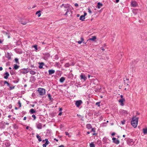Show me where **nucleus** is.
Listing matches in <instances>:
<instances>
[{
    "mask_svg": "<svg viewBox=\"0 0 147 147\" xmlns=\"http://www.w3.org/2000/svg\"><path fill=\"white\" fill-rule=\"evenodd\" d=\"M71 65L70 64H69V63H67L65 64V67H69Z\"/></svg>",
    "mask_w": 147,
    "mask_h": 147,
    "instance_id": "32",
    "label": "nucleus"
},
{
    "mask_svg": "<svg viewBox=\"0 0 147 147\" xmlns=\"http://www.w3.org/2000/svg\"><path fill=\"white\" fill-rule=\"evenodd\" d=\"M58 147H65L63 145H61Z\"/></svg>",
    "mask_w": 147,
    "mask_h": 147,
    "instance_id": "59",
    "label": "nucleus"
},
{
    "mask_svg": "<svg viewBox=\"0 0 147 147\" xmlns=\"http://www.w3.org/2000/svg\"><path fill=\"white\" fill-rule=\"evenodd\" d=\"M127 144L130 145H132L134 143L133 140L131 139H128L127 140Z\"/></svg>",
    "mask_w": 147,
    "mask_h": 147,
    "instance_id": "6",
    "label": "nucleus"
},
{
    "mask_svg": "<svg viewBox=\"0 0 147 147\" xmlns=\"http://www.w3.org/2000/svg\"><path fill=\"white\" fill-rule=\"evenodd\" d=\"M55 65L58 67H60L61 66L59 63V62H56L55 63Z\"/></svg>",
    "mask_w": 147,
    "mask_h": 147,
    "instance_id": "33",
    "label": "nucleus"
},
{
    "mask_svg": "<svg viewBox=\"0 0 147 147\" xmlns=\"http://www.w3.org/2000/svg\"><path fill=\"white\" fill-rule=\"evenodd\" d=\"M30 69L27 68H24L20 70V73L23 74H25L28 73L29 72Z\"/></svg>",
    "mask_w": 147,
    "mask_h": 147,
    "instance_id": "3",
    "label": "nucleus"
},
{
    "mask_svg": "<svg viewBox=\"0 0 147 147\" xmlns=\"http://www.w3.org/2000/svg\"><path fill=\"white\" fill-rule=\"evenodd\" d=\"M5 57L8 59H10L11 58V56L10 54L9 53H7L5 54Z\"/></svg>",
    "mask_w": 147,
    "mask_h": 147,
    "instance_id": "15",
    "label": "nucleus"
},
{
    "mask_svg": "<svg viewBox=\"0 0 147 147\" xmlns=\"http://www.w3.org/2000/svg\"><path fill=\"white\" fill-rule=\"evenodd\" d=\"M88 12L90 13V14H91L92 13V11H91V10H90V8H88Z\"/></svg>",
    "mask_w": 147,
    "mask_h": 147,
    "instance_id": "48",
    "label": "nucleus"
},
{
    "mask_svg": "<svg viewBox=\"0 0 147 147\" xmlns=\"http://www.w3.org/2000/svg\"><path fill=\"white\" fill-rule=\"evenodd\" d=\"M10 89V90H12L14 89L15 86H13L12 84H11L10 85V86H9Z\"/></svg>",
    "mask_w": 147,
    "mask_h": 147,
    "instance_id": "30",
    "label": "nucleus"
},
{
    "mask_svg": "<svg viewBox=\"0 0 147 147\" xmlns=\"http://www.w3.org/2000/svg\"><path fill=\"white\" fill-rule=\"evenodd\" d=\"M124 81L125 82H127V83H129V79L127 78L126 79V80H124Z\"/></svg>",
    "mask_w": 147,
    "mask_h": 147,
    "instance_id": "44",
    "label": "nucleus"
},
{
    "mask_svg": "<svg viewBox=\"0 0 147 147\" xmlns=\"http://www.w3.org/2000/svg\"><path fill=\"white\" fill-rule=\"evenodd\" d=\"M48 98H49V99L50 100H51V99H52V98H51V95L50 94H48Z\"/></svg>",
    "mask_w": 147,
    "mask_h": 147,
    "instance_id": "39",
    "label": "nucleus"
},
{
    "mask_svg": "<svg viewBox=\"0 0 147 147\" xmlns=\"http://www.w3.org/2000/svg\"><path fill=\"white\" fill-rule=\"evenodd\" d=\"M1 83H3L4 84V85L7 84V86L8 87L10 86V85H11L9 84V83L6 81L1 80Z\"/></svg>",
    "mask_w": 147,
    "mask_h": 147,
    "instance_id": "14",
    "label": "nucleus"
},
{
    "mask_svg": "<svg viewBox=\"0 0 147 147\" xmlns=\"http://www.w3.org/2000/svg\"><path fill=\"white\" fill-rule=\"evenodd\" d=\"M29 71L30 73L32 75H34L36 74V72L32 70H29Z\"/></svg>",
    "mask_w": 147,
    "mask_h": 147,
    "instance_id": "23",
    "label": "nucleus"
},
{
    "mask_svg": "<svg viewBox=\"0 0 147 147\" xmlns=\"http://www.w3.org/2000/svg\"><path fill=\"white\" fill-rule=\"evenodd\" d=\"M30 112L31 114H33V113H35L36 111H35V110H34V109H31L30 110Z\"/></svg>",
    "mask_w": 147,
    "mask_h": 147,
    "instance_id": "25",
    "label": "nucleus"
},
{
    "mask_svg": "<svg viewBox=\"0 0 147 147\" xmlns=\"http://www.w3.org/2000/svg\"><path fill=\"white\" fill-rule=\"evenodd\" d=\"M62 110V109L61 108H59V111L61 112Z\"/></svg>",
    "mask_w": 147,
    "mask_h": 147,
    "instance_id": "56",
    "label": "nucleus"
},
{
    "mask_svg": "<svg viewBox=\"0 0 147 147\" xmlns=\"http://www.w3.org/2000/svg\"><path fill=\"white\" fill-rule=\"evenodd\" d=\"M96 36H92L91 37V38L88 40L87 41H90V40H91L92 41H94L96 39Z\"/></svg>",
    "mask_w": 147,
    "mask_h": 147,
    "instance_id": "12",
    "label": "nucleus"
},
{
    "mask_svg": "<svg viewBox=\"0 0 147 147\" xmlns=\"http://www.w3.org/2000/svg\"><path fill=\"white\" fill-rule=\"evenodd\" d=\"M47 145L46 144H45V143L43 144L42 146H43V147H46Z\"/></svg>",
    "mask_w": 147,
    "mask_h": 147,
    "instance_id": "50",
    "label": "nucleus"
},
{
    "mask_svg": "<svg viewBox=\"0 0 147 147\" xmlns=\"http://www.w3.org/2000/svg\"><path fill=\"white\" fill-rule=\"evenodd\" d=\"M65 80V78L64 77H61L59 80V81L61 82H63Z\"/></svg>",
    "mask_w": 147,
    "mask_h": 147,
    "instance_id": "22",
    "label": "nucleus"
},
{
    "mask_svg": "<svg viewBox=\"0 0 147 147\" xmlns=\"http://www.w3.org/2000/svg\"><path fill=\"white\" fill-rule=\"evenodd\" d=\"M8 107L9 109H11L12 107V105H9L8 106Z\"/></svg>",
    "mask_w": 147,
    "mask_h": 147,
    "instance_id": "45",
    "label": "nucleus"
},
{
    "mask_svg": "<svg viewBox=\"0 0 147 147\" xmlns=\"http://www.w3.org/2000/svg\"><path fill=\"white\" fill-rule=\"evenodd\" d=\"M54 140L56 141L57 142H58V140L56 139V138H54Z\"/></svg>",
    "mask_w": 147,
    "mask_h": 147,
    "instance_id": "63",
    "label": "nucleus"
},
{
    "mask_svg": "<svg viewBox=\"0 0 147 147\" xmlns=\"http://www.w3.org/2000/svg\"><path fill=\"white\" fill-rule=\"evenodd\" d=\"M100 114H99L97 112H95L94 113V116L97 117L98 116L100 115Z\"/></svg>",
    "mask_w": 147,
    "mask_h": 147,
    "instance_id": "31",
    "label": "nucleus"
},
{
    "mask_svg": "<svg viewBox=\"0 0 147 147\" xmlns=\"http://www.w3.org/2000/svg\"><path fill=\"white\" fill-rule=\"evenodd\" d=\"M74 5L76 7H78V4L77 3H76Z\"/></svg>",
    "mask_w": 147,
    "mask_h": 147,
    "instance_id": "55",
    "label": "nucleus"
},
{
    "mask_svg": "<svg viewBox=\"0 0 147 147\" xmlns=\"http://www.w3.org/2000/svg\"><path fill=\"white\" fill-rule=\"evenodd\" d=\"M82 41L79 40L78 41V43L79 44H80L81 43H82Z\"/></svg>",
    "mask_w": 147,
    "mask_h": 147,
    "instance_id": "51",
    "label": "nucleus"
},
{
    "mask_svg": "<svg viewBox=\"0 0 147 147\" xmlns=\"http://www.w3.org/2000/svg\"><path fill=\"white\" fill-rule=\"evenodd\" d=\"M112 140L113 142L116 144H118L119 143V141L115 138H112Z\"/></svg>",
    "mask_w": 147,
    "mask_h": 147,
    "instance_id": "11",
    "label": "nucleus"
},
{
    "mask_svg": "<svg viewBox=\"0 0 147 147\" xmlns=\"http://www.w3.org/2000/svg\"><path fill=\"white\" fill-rule=\"evenodd\" d=\"M120 97L121 98H123V96L122 95H120Z\"/></svg>",
    "mask_w": 147,
    "mask_h": 147,
    "instance_id": "58",
    "label": "nucleus"
},
{
    "mask_svg": "<svg viewBox=\"0 0 147 147\" xmlns=\"http://www.w3.org/2000/svg\"><path fill=\"white\" fill-rule=\"evenodd\" d=\"M32 47L34 48L36 50H37V45H36L33 46H32Z\"/></svg>",
    "mask_w": 147,
    "mask_h": 147,
    "instance_id": "41",
    "label": "nucleus"
},
{
    "mask_svg": "<svg viewBox=\"0 0 147 147\" xmlns=\"http://www.w3.org/2000/svg\"><path fill=\"white\" fill-rule=\"evenodd\" d=\"M138 119V117H136L135 116L133 117L132 118L131 123L132 125L134 128H136L137 125Z\"/></svg>",
    "mask_w": 147,
    "mask_h": 147,
    "instance_id": "1",
    "label": "nucleus"
},
{
    "mask_svg": "<svg viewBox=\"0 0 147 147\" xmlns=\"http://www.w3.org/2000/svg\"><path fill=\"white\" fill-rule=\"evenodd\" d=\"M26 119V117H25L24 118L23 120H25Z\"/></svg>",
    "mask_w": 147,
    "mask_h": 147,
    "instance_id": "60",
    "label": "nucleus"
},
{
    "mask_svg": "<svg viewBox=\"0 0 147 147\" xmlns=\"http://www.w3.org/2000/svg\"><path fill=\"white\" fill-rule=\"evenodd\" d=\"M39 68L40 69H42L43 68V66L44 65V63H43L42 62L41 63H39Z\"/></svg>",
    "mask_w": 147,
    "mask_h": 147,
    "instance_id": "18",
    "label": "nucleus"
},
{
    "mask_svg": "<svg viewBox=\"0 0 147 147\" xmlns=\"http://www.w3.org/2000/svg\"><path fill=\"white\" fill-rule=\"evenodd\" d=\"M92 129H91V131H93V132H95V129H95V128H92Z\"/></svg>",
    "mask_w": 147,
    "mask_h": 147,
    "instance_id": "42",
    "label": "nucleus"
},
{
    "mask_svg": "<svg viewBox=\"0 0 147 147\" xmlns=\"http://www.w3.org/2000/svg\"><path fill=\"white\" fill-rule=\"evenodd\" d=\"M125 120L122 121H121V123L123 124V125L125 123Z\"/></svg>",
    "mask_w": 147,
    "mask_h": 147,
    "instance_id": "47",
    "label": "nucleus"
},
{
    "mask_svg": "<svg viewBox=\"0 0 147 147\" xmlns=\"http://www.w3.org/2000/svg\"><path fill=\"white\" fill-rule=\"evenodd\" d=\"M36 136L37 138L38 139L39 141L40 142L42 141L40 136H39L38 134H37Z\"/></svg>",
    "mask_w": 147,
    "mask_h": 147,
    "instance_id": "24",
    "label": "nucleus"
},
{
    "mask_svg": "<svg viewBox=\"0 0 147 147\" xmlns=\"http://www.w3.org/2000/svg\"><path fill=\"white\" fill-rule=\"evenodd\" d=\"M119 1V0H116L115 2L116 3H117Z\"/></svg>",
    "mask_w": 147,
    "mask_h": 147,
    "instance_id": "61",
    "label": "nucleus"
},
{
    "mask_svg": "<svg viewBox=\"0 0 147 147\" xmlns=\"http://www.w3.org/2000/svg\"><path fill=\"white\" fill-rule=\"evenodd\" d=\"M19 66L18 65L16 64H14V65L13 69H14L15 70H17L19 68Z\"/></svg>",
    "mask_w": 147,
    "mask_h": 147,
    "instance_id": "21",
    "label": "nucleus"
},
{
    "mask_svg": "<svg viewBox=\"0 0 147 147\" xmlns=\"http://www.w3.org/2000/svg\"><path fill=\"white\" fill-rule=\"evenodd\" d=\"M44 55V58L45 60H47L50 57V54L48 53H46L43 54Z\"/></svg>",
    "mask_w": 147,
    "mask_h": 147,
    "instance_id": "4",
    "label": "nucleus"
},
{
    "mask_svg": "<svg viewBox=\"0 0 147 147\" xmlns=\"http://www.w3.org/2000/svg\"><path fill=\"white\" fill-rule=\"evenodd\" d=\"M131 7H135L137 6L138 4L136 1H133L131 2Z\"/></svg>",
    "mask_w": 147,
    "mask_h": 147,
    "instance_id": "8",
    "label": "nucleus"
},
{
    "mask_svg": "<svg viewBox=\"0 0 147 147\" xmlns=\"http://www.w3.org/2000/svg\"><path fill=\"white\" fill-rule=\"evenodd\" d=\"M5 76H4V78L5 79H7L9 76V74L8 72H6L4 73Z\"/></svg>",
    "mask_w": 147,
    "mask_h": 147,
    "instance_id": "13",
    "label": "nucleus"
},
{
    "mask_svg": "<svg viewBox=\"0 0 147 147\" xmlns=\"http://www.w3.org/2000/svg\"><path fill=\"white\" fill-rule=\"evenodd\" d=\"M102 4L100 2H98L97 4V8L100 9L102 6Z\"/></svg>",
    "mask_w": 147,
    "mask_h": 147,
    "instance_id": "17",
    "label": "nucleus"
},
{
    "mask_svg": "<svg viewBox=\"0 0 147 147\" xmlns=\"http://www.w3.org/2000/svg\"><path fill=\"white\" fill-rule=\"evenodd\" d=\"M115 132H113L112 134H111V135L112 136H114L115 134Z\"/></svg>",
    "mask_w": 147,
    "mask_h": 147,
    "instance_id": "57",
    "label": "nucleus"
},
{
    "mask_svg": "<svg viewBox=\"0 0 147 147\" xmlns=\"http://www.w3.org/2000/svg\"><path fill=\"white\" fill-rule=\"evenodd\" d=\"M10 73L11 75H13L15 74L14 71L13 70H10Z\"/></svg>",
    "mask_w": 147,
    "mask_h": 147,
    "instance_id": "36",
    "label": "nucleus"
},
{
    "mask_svg": "<svg viewBox=\"0 0 147 147\" xmlns=\"http://www.w3.org/2000/svg\"><path fill=\"white\" fill-rule=\"evenodd\" d=\"M36 14L38 15V17H40L41 16V13H40V11H37L36 13Z\"/></svg>",
    "mask_w": 147,
    "mask_h": 147,
    "instance_id": "27",
    "label": "nucleus"
},
{
    "mask_svg": "<svg viewBox=\"0 0 147 147\" xmlns=\"http://www.w3.org/2000/svg\"><path fill=\"white\" fill-rule=\"evenodd\" d=\"M143 130L144 134H147V128L143 129Z\"/></svg>",
    "mask_w": 147,
    "mask_h": 147,
    "instance_id": "26",
    "label": "nucleus"
},
{
    "mask_svg": "<svg viewBox=\"0 0 147 147\" xmlns=\"http://www.w3.org/2000/svg\"><path fill=\"white\" fill-rule=\"evenodd\" d=\"M18 104L19 105V108H20L21 107V104L20 101L19 100L18 102Z\"/></svg>",
    "mask_w": 147,
    "mask_h": 147,
    "instance_id": "40",
    "label": "nucleus"
},
{
    "mask_svg": "<svg viewBox=\"0 0 147 147\" xmlns=\"http://www.w3.org/2000/svg\"><path fill=\"white\" fill-rule=\"evenodd\" d=\"M124 85H125V87H129L128 83H127V82H124Z\"/></svg>",
    "mask_w": 147,
    "mask_h": 147,
    "instance_id": "34",
    "label": "nucleus"
},
{
    "mask_svg": "<svg viewBox=\"0 0 147 147\" xmlns=\"http://www.w3.org/2000/svg\"><path fill=\"white\" fill-rule=\"evenodd\" d=\"M15 61L17 63L19 64V62L18 61V59L17 58H16L15 59Z\"/></svg>",
    "mask_w": 147,
    "mask_h": 147,
    "instance_id": "38",
    "label": "nucleus"
},
{
    "mask_svg": "<svg viewBox=\"0 0 147 147\" xmlns=\"http://www.w3.org/2000/svg\"><path fill=\"white\" fill-rule=\"evenodd\" d=\"M45 140L46 141L45 143V144H46L47 145H48L49 144V142L48 141V139H45Z\"/></svg>",
    "mask_w": 147,
    "mask_h": 147,
    "instance_id": "35",
    "label": "nucleus"
},
{
    "mask_svg": "<svg viewBox=\"0 0 147 147\" xmlns=\"http://www.w3.org/2000/svg\"><path fill=\"white\" fill-rule=\"evenodd\" d=\"M6 125H9V123L8 122H6L5 123Z\"/></svg>",
    "mask_w": 147,
    "mask_h": 147,
    "instance_id": "64",
    "label": "nucleus"
},
{
    "mask_svg": "<svg viewBox=\"0 0 147 147\" xmlns=\"http://www.w3.org/2000/svg\"><path fill=\"white\" fill-rule=\"evenodd\" d=\"M58 59H59L58 55H55V56L54 59H56V60H57Z\"/></svg>",
    "mask_w": 147,
    "mask_h": 147,
    "instance_id": "37",
    "label": "nucleus"
},
{
    "mask_svg": "<svg viewBox=\"0 0 147 147\" xmlns=\"http://www.w3.org/2000/svg\"><path fill=\"white\" fill-rule=\"evenodd\" d=\"M69 12V9H67V11L66 13L64 14V15L66 16L67 15V13L68 12Z\"/></svg>",
    "mask_w": 147,
    "mask_h": 147,
    "instance_id": "46",
    "label": "nucleus"
},
{
    "mask_svg": "<svg viewBox=\"0 0 147 147\" xmlns=\"http://www.w3.org/2000/svg\"><path fill=\"white\" fill-rule=\"evenodd\" d=\"M38 91L40 95H43L45 93V89L42 88H38Z\"/></svg>",
    "mask_w": 147,
    "mask_h": 147,
    "instance_id": "2",
    "label": "nucleus"
},
{
    "mask_svg": "<svg viewBox=\"0 0 147 147\" xmlns=\"http://www.w3.org/2000/svg\"><path fill=\"white\" fill-rule=\"evenodd\" d=\"M62 113L61 112H60L59 113L58 115L59 116H61L62 114Z\"/></svg>",
    "mask_w": 147,
    "mask_h": 147,
    "instance_id": "53",
    "label": "nucleus"
},
{
    "mask_svg": "<svg viewBox=\"0 0 147 147\" xmlns=\"http://www.w3.org/2000/svg\"><path fill=\"white\" fill-rule=\"evenodd\" d=\"M3 70V68L2 67H0V71H2Z\"/></svg>",
    "mask_w": 147,
    "mask_h": 147,
    "instance_id": "62",
    "label": "nucleus"
},
{
    "mask_svg": "<svg viewBox=\"0 0 147 147\" xmlns=\"http://www.w3.org/2000/svg\"><path fill=\"white\" fill-rule=\"evenodd\" d=\"M85 19V17L83 16V15L81 16L80 18V20H81L82 21H84V19Z\"/></svg>",
    "mask_w": 147,
    "mask_h": 147,
    "instance_id": "28",
    "label": "nucleus"
},
{
    "mask_svg": "<svg viewBox=\"0 0 147 147\" xmlns=\"http://www.w3.org/2000/svg\"><path fill=\"white\" fill-rule=\"evenodd\" d=\"M65 134H66V135H69V134L68 132H65Z\"/></svg>",
    "mask_w": 147,
    "mask_h": 147,
    "instance_id": "52",
    "label": "nucleus"
},
{
    "mask_svg": "<svg viewBox=\"0 0 147 147\" xmlns=\"http://www.w3.org/2000/svg\"><path fill=\"white\" fill-rule=\"evenodd\" d=\"M32 117L33 118H34V120L36 119V117L35 115H32Z\"/></svg>",
    "mask_w": 147,
    "mask_h": 147,
    "instance_id": "43",
    "label": "nucleus"
},
{
    "mask_svg": "<svg viewBox=\"0 0 147 147\" xmlns=\"http://www.w3.org/2000/svg\"><path fill=\"white\" fill-rule=\"evenodd\" d=\"M36 125L37 128L39 129H41L42 127V125L41 123H36Z\"/></svg>",
    "mask_w": 147,
    "mask_h": 147,
    "instance_id": "9",
    "label": "nucleus"
},
{
    "mask_svg": "<svg viewBox=\"0 0 147 147\" xmlns=\"http://www.w3.org/2000/svg\"><path fill=\"white\" fill-rule=\"evenodd\" d=\"M86 127L87 129H90L92 128V126L91 124H88L86 125Z\"/></svg>",
    "mask_w": 147,
    "mask_h": 147,
    "instance_id": "19",
    "label": "nucleus"
},
{
    "mask_svg": "<svg viewBox=\"0 0 147 147\" xmlns=\"http://www.w3.org/2000/svg\"><path fill=\"white\" fill-rule=\"evenodd\" d=\"M125 101V98H121L119 100V102L120 104V105L121 106H123L124 105L123 102Z\"/></svg>",
    "mask_w": 147,
    "mask_h": 147,
    "instance_id": "5",
    "label": "nucleus"
},
{
    "mask_svg": "<svg viewBox=\"0 0 147 147\" xmlns=\"http://www.w3.org/2000/svg\"><path fill=\"white\" fill-rule=\"evenodd\" d=\"M100 102H97L96 103V105H97L99 107L100 106Z\"/></svg>",
    "mask_w": 147,
    "mask_h": 147,
    "instance_id": "49",
    "label": "nucleus"
},
{
    "mask_svg": "<svg viewBox=\"0 0 147 147\" xmlns=\"http://www.w3.org/2000/svg\"><path fill=\"white\" fill-rule=\"evenodd\" d=\"M90 147H95V146L94 142H92L90 144Z\"/></svg>",
    "mask_w": 147,
    "mask_h": 147,
    "instance_id": "29",
    "label": "nucleus"
},
{
    "mask_svg": "<svg viewBox=\"0 0 147 147\" xmlns=\"http://www.w3.org/2000/svg\"><path fill=\"white\" fill-rule=\"evenodd\" d=\"M86 15H87V13L86 12H84V15H83V16L85 17V16H86Z\"/></svg>",
    "mask_w": 147,
    "mask_h": 147,
    "instance_id": "54",
    "label": "nucleus"
},
{
    "mask_svg": "<svg viewBox=\"0 0 147 147\" xmlns=\"http://www.w3.org/2000/svg\"><path fill=\"white\" fill-rule=\"evenodd\" d=\"M49 75H51L55 73V70L53 69L49 70L48 71Z\"/></svg>",
    "mask_w": 147,
    "mask_h": 147,
    "instance_id": "16",
    "label": "nucleus"
},
{
    "mask_svg": "<svg viewBox=\"0 0 147 147\" xmlns=\"http://www.w3.org/2000/svg\"><path fill=\"white\" fill-rule=\"evenodd\" d=\"M80 78L81 80H83L84 81H85L87 78L85 77V75L82 74L80 76Z\"/></svg>",
    "mask_w": 147,
    "mask_h": 147,
    "instance_id": "10",
    "label": "nucleus"
},
{
    "mask_svg": "<svg viewBox=\"0 0 147 147\" xmlns=\"http://www.w3.org/2000/svg\"><path fill=\"white\" fill-rule=\"evenodd\" d=\"M20 22L21 24L24 25H26L28 22H27L25 20H22Z\"/></svg>",
    "mask_w": 147,
    "mask_h": 147,
    "instance_id": "20",
    "label": "nucleus"
},
{
    "mask_svg": "<svg viewBox=\"0 0 147 147\" xmlns=\"http://www.w3.org/2000/svg\"><path fill=\"white\" fill-rule=\"evenodd\" d=\"M82 103V102L81 100H77L76 101L75 105L77 107H78Z\"/></svg>",
    "mask_w": 147,
    "mask_h": 147,
    "instance_id": "7",
    "label": "nucleus"
}]
</instances>
